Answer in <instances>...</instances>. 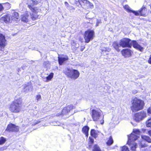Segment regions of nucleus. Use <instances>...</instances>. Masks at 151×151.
I'll use <instances>...</instances> for the list:
<instances>
[{
	"label": "nucleus",
	"instance_id": "f257e3e1",
	"mask_svg": "<svg viewBox=\"0 0 151 151\" xmlns=\"http://www.w3.org/2000/svg\"><path fill=\"white\" fill-rule=\"evenodd\" d=\"M119 44L120 46L123 48L128 47L131 48L132 45L133 47L136 49L141 52L143 51L144 48L139 45L135 40H133L131 41L130 39L127 38H123L119 41Z\"/></svg>",
	"mask_w": 151,
	"mask_h": 151
},
{
	"label": "nucleus",
	"instance_id": "f03ea898",
	"mask_svg": "<svg viewBox=\"0 0 151 151\" xmlns=\"http://www.w3.org/2000/svg\"><path fill=\"white\" fill-rule=\"evenodd\" d=\"M23 104V99L21 97H15L9 105V110L12 113H19L22 111Z\"/></svg>",
	"mask_w": 151,
	"mask_h": 151
},
{
	"label": "nucleus",
	"instance_id": "7ed1b4c3",
	"mask_svg": "<svg viewBox=\"0 0 151 151\" xmlns=\"http://www.w3.org/2000/svg\"><path fill=\"white\" fill-rule=\"evenodd\" d=\"M38 2L36 0H26L27 7L32 12L30 14V18L32 21H35L39 18V15L37 14L39 9L37 7H34V5L37 4Z\"/></svg>",
	"mask_w": 151,
	"mask_h": 151
},
{
	"label": "nucleus",
	"instance_id": "20e7f679",
	"mask_svg": "<svg viewBox=\"0 0 151 151\" xmlns=\"http://www.w3.org/2000/svg\"><path fill=\"white\" fill-rule=\"evenodd\" d=\"M145 104L143 101L135 97L132 100L131 110L133 112L142 110L143 109Z\"/></svg>",
	"mask_w": 151,
	"mask_h": 151
},
{
	"label": "nucleus",
	"instance_id": "39448f33",
	"mask_svg": "<svg viewBox=\"0 0 151 151\" xmlns=\"http://www.w3.org/2000/svg\"><path fill=\"white\" fill-rule=\"evenodd\" d=\"M63 73L68 78L75 80L80 76L79 72L77 70L66 68L63 70Z\"/></svg>",
	"mask_w": 151,
	"mask_h": 151
},
{
	"label": "nucleus",
	"instance_id": "423d86ee",
	"mask_svg": "<svg viewBox=\"0 0 151 151\" xmlns=\"http://www.w3.org/2000/svg\"><path fill=\"white\" fill-rule=\"evenodd\" d=\"M100 132L97 130L94 129H92L90 132V134L91 136L88 137V147L90 149L92 148L93 145L94 143V138L96 139L98 137V136Z\"/></svg>",
	"mask_w": 151,
	"mask_h": 151
},
{
	"label": "nucleus",
	"instance_id": "0eeeda50",
	"mask_svg": "<svg viewBox=\"0 0 151 151\" xmlns=\"http://www.w3.org/2000/svg\"><path fill=\"white\" fill-rule=\"evenodd\" d=\"M91 114L93 121L100 122L101 124H104V117H102L100 111L95 109H93L91 111Z\"/></svg>",
	"mask_w": 151,
	"mask_h": 151
},
{
	"label": "nucleus",
	"instance_id": "6e6552de",
	"mask_svg": "<svg viewBox=\"0 0 151 151\" xmlns=\"http://www.w3.org/2000/svg\"><path fill=\"white\" fill-rule=\"evenodd\" d=\"M95 37V32L93 30L88 29L85 31L83 34V37L85 42L89 43Z\"/></svg>",
	"mask_w": 151,
	"mask_h": 151
},
{
	"label": "nucleus",
	"instance_id": "1a4fd4ad",
	"mask_svg": "<svg viewBox=\"0 0 151 151\" xmlns=\"http://www.w3.org/2000/svg\"><path fill=\"white\" fill-rule=\"evenodd\" d=\"M147 116L146 113L144 111H142L135 113L134 116V119L136 122L142 120Z\"/></svg>",
	"mask_w": 151,
	"mask_h": 151
},
{
	"label": "nucleus",
	"instance_id": "9d476101",
	"mask_svg": "<svg viewBox=\"0 0 151 151\" xmlns=\"http://www.w3.org/2000/svg\"><path fill=\"white\" fill-rule=\"evenodd\" d=\"M19 127L15 124L10 123L8 124L5 131L8 132H17L19 131Z\"/></svg>",
	"mask_w": 151,
	"mask_h": 151
},
{
	"label": "nucleus",
	"instance_id": "9b49d317",
	"mask_svg": "<svg viewBox=\"0 0 151 151\" xmlns=\"http://www.w3.org/2000/svg\"><path fill=\"white\" fill-rule=\"evenodd\" d=\"M135 12L134 14L135 16L145 17L146 16L147 12L146 6L143 5L139 10L138 11H135Z\"/></svg>",
	"mask_w": 151,
	"mask_h": 151
},
{
	"label": "nucleus",
	"instance_id": "f8f14e48",
	"mask_svg": "<svg viewBox=\"0 0 151 151\" xmlns=\"http://www.w3.org/2000/svg\"><path fill=\"white\" fill-rule=\"evenodd\" d=\"M75 108V106L72 104L66 106L62 110L61 114L63 115L66 114Z\"/></svg>",
	"mask_w": 151,
	"mask_h": 151
},
{
	"label": "nucleus",
	"instance_id": "ddd939ff",
	"mask_svg": "<svg viewBox=\"0 0 151 151\" xmlns=\"http://www.w3.org/2000/svg\"><path fill=\"white\" fill-rule=\"evenodd\" d=\"M139 137V136L134 134H131L128 136L127 144L128 145H130L132 143L135 142V141Z\"/></svg>",
	"mask_w": 151,
	"mask_h": 151
},
{
	"label": "nucleus",
	"instance_id": "4468645a",
	"mask_svg": "<svg viewBox=\"0 0 151 151\" xmlns=\"http://www.w3.org/2000/svg\"><path fill=\"white\" fill-rule=\"evenodd\" d=\"M6 40L5 37L2 34L0 33V47L4 48L6 45Z\"/></svg>",
	"mask_w": 151,
	"mask_h": 151
},
{
	"label": "nucleus",
	"instance_id": "2eb2a0df",
	"mask_svg": "<svg viewBox=\"0 0 151 151\" xmlns=\"http://www.w3.org/2000/svg\"><path fill=\"white\" fill-rule=\"evenodd\" d=\"M30 19V16L29 12L26 11L25 13L21 15V19L22 22L27 23L29 21Z\"/></svg>",
	"mask_w": 151,
	"mask_h": 151
},
{
	"label": "nucleus",
	"instance_id": "dca6fc26",
	"mask_svg": "<svg viewBox=\"0 0 151 151\" xmlns=\"http://www.w3.org/2000/svg\"><path fill=\"white\" fill-rule=\"evenodd\" d=\"M10 17L9 14H6L0 18V21L1 23L8 24L10 22Z\"/></svg>",
	"mask_w": 151,
	"mask_h": 151
},
{
	"label": "nucleus",
	"instance_id": "f3484780",
	"mask_svg": "<svg viewBox=\"0 0 151 151\" xmlns=\"http://www.w3.org/2000/svg\"><path fill=\"white\" fill-rule=\"evenodd\" d=\"M122 55L125 58L129 57L132 55V51L129 49H124L121 51Z\"/></svg>",
	"mask_w": 151,
	"mask_h": 151
},
{
	"label": "nucleus",
	"instance_id": "a211bd4d",
	"mask_svg": "<svg viewBox=\"0 0 151 151\" xmlns=\"http://www.w3.org/2000/svg\"><path fill=\"white\" fill-rule=\"evenodd\" d=\"M23 89L24 91L25 92L32 91L33 87L31 83H28L27 84H25Z\"/></svg>",
	"mask_w": 151,
	"mask_h": 151
},
{
	"label": "nucleus",
	"instance_id": "6ab92c4d",
	"mask_svg": "<svg viewBox=\"0 0 151 151\" xmlns=\"http://www.w3.org/2000/svg\"><path fill=\"white\" fill-rule=\"evenodd\" d=\"M89 129V127L87 125L83 126L81 130L82 132L84 134L86 137L87 138L88 136V132Z\"/></svg>",
	"mask_w": 151,
	"mask_h": 151
},
{
	"label": "nucleus",
	"instance_id": "aec40b11",
	"mask_svg": "<svg viewBox=\"0 0 151 151\" xmlns=\"http://www.w3.org/2000/svg\"><path fill=\"white\" fill-rule=\"evenodd\" d=\"M58 58L59 64L60 65H62L64 61L68 60V58L67 56L63 58L58 57Z\"/></svg>",
	"mask_w": 151,
	"mask_h": 151
},
{
	"label": "nucleus",
	"instance_id": "412c9836",
	"mask_svg": "<svg viewBox=\"0 0 151 151\" xmlns=\"http://www.w3.org/2000/svg\"><path fill=\"white\" fill-rule=\"evenodd\" d=\"M107 141L106 142V144L108 146H110L112 145L114 142V141L112 136H110L107 138Z\"/></svg>",
	"mask_w": 151,
	"mask_h": 151
},
{
	"label": "nucleus",
	"instance_id": "4be33fe9",
	"mask_svg": "<svg viewBox=\"0 0 151 151\" xmlns=\"http://www.w3.org/2000/svg\"><path fill=\"white\" fill-rule=\"evenodd\" d=\"M19 18V13L16 12H14L12 14L11 19L17 21Z\"/></svg>",
	"mask_w": 151,
	"mask_h": 151
},
{
	"label": "nucleus",
	"instance_id": "5701e85b",
	"mask_svg": "<svg viewBox=\"0 0 151 151\" xmlns=\"http://www.w3.org/2000/svg\"><path fill=\"white\" fill-rule=\"evenodd\" d=\"M112 46L117 51L119 52L120 51V49H119V44L117 42H114L112 44Z\"/></svg>",
	"mask_w": 151,
	"mask_h": 151
},
{
	"label": "nucleus",
	"instance_id": "b1692460",
	"mask_svg": "<svg viewBox=\"0 0 151 151\" xmlns=\"http://www.w3.org/2000/svg\"><path fill=\"white\" fill-rule=\"evenodd\" d=\"M130 147V149L132 151H136L137 147V145L136 142H133L130 145H129Z\"/></svg>",
	"mask_w": 151,
	"mask_h": 151
},
{
	"label": "nucleus",
	"instance_id": "393cba45",
	"mask_svg": "<svg viewBox=\"0 0 151 151\" xmlns=\"http://www.w3.org/2000/svg\"><path fill=\"white\" fill-rule=\"evenodd\" d=\"M141 137L142 139L148 143H151V139L149 137L144 135H142L141 136Z\"/></svg>",
	"mask_w": 151,
	"mask_h": 151
},
{
	"label": "nucleus",
	"instance_id": "a878e982",
	"mask_svg": "<svg viewBox=\"0 0 151 151\" xmlns=\"http://www.w3.org/2000/svg\"><path fill=\"white\" fill-rule=\"evenodd\" d=\"M124 8L128 12L132 13L134 14V12H135V11L132 10L130 9L129 6L127 4L125 5L124 6Z\"/></svg>",
	"mask_w": 151,
	"mask_h": 151
},
{
	"label": "nucleus",
	"instance_id": "bb28decb",
	"mask_svg": "<svg viewBox=\"0 0 151 151\" xmlns=\"http://www.w3.org/2000/svg\"><path fill=\"white\" fill-rule=\"evenodd\" d=\"M54 76V73H51L50 74L46 77V82H48V81L51 80L53 78Z\"/></svg>",
	"mask_w": 151,
	"mask_h": 151
},
{
	"label": "nucleus",
	"instance_id": "cd10ccee",
	"mask_svg": "<svg viewBox=\"0 0 151 151\" xmlns=\"http://www.w3.org/2000/svg\"><path fill=\"white\" fill-rule=\"evenodd\" d=\"M78 1L81 5L82 4L85 5L86 4L89 3V2L86 0H78Z\"/></svg>",
	"mask_w": 151,
	"mask_h": 151
},
{
	"label": "nucleus",
	"instance_id": "c85d7f7f",
	"mask_svg": "<svg viewBox=\"0 0 151 151\" xmlns=\"http://www.w3.org/2000/svg\"><path fill=\"white\" fill-rule=\"evenodd\" d=\"M6 139L3 137H0V145H4L6 142Z\"/></svg>",
	"mask_w": 151,
	"mask_h": 151
},
{
	"label": "nucleus",
	"instance_id": "c756f323",
	"mask_svg": "<svg viewBox=\"0 0 151 151\" xmlns=\"http://www.w3.org/2000/svg\"><path fill=\"white\" fill-rule=\"evenodd\" d=\"M92 151H101L97 144H95L94 145L92 149Z\"/></svg>",
	"mask_w": 151,
	"mask_h": 151
},
{
	"label": "nucleus",
	"instance_id": "7c9ffc66",
	"mask_svg": "<svg viewBox=\"0 0 151 151\" xmlns=\"http://www.w3.org/2000/svg\"><path fill=\"white\" fill-rule=\"evenodd\" d=\"M121 151H129L128 148L126 146L124 145L121 148Z\"/></svg>",
	"mask_w": 151,
	"mask_h": 151
},
{
	"label": "nucleus",
	"instance_id": "2f4dec72",
	"mask_svg": "<svg viewBox=\"0 0 151 151\" xmlns=\"http://www.w3.org/2000/svg\"><path fill=\"white\" fill-rule=\"evenodd\" d=\"M134 133L137 135H139L140 133V131L139 129H135L133 131Z\"/></svg>",
	"mask_w": 151,
	"mask_h": 151
},
{
	"label": "nucleus",
	"instance_id": "473e14b6",
	"mask_svg": "<svg viewBox=\"0 0 151 151\" xmlns=\"http://www.w3.org/2000/svg\"><path fill=\"white\" fill-rule=\"evenodd\" d=\"M139 145L141 148H144L147 146V145L146 144H142L141 142L139 144Z\"/></svg>",
	"mask_w": 151,
	"mask_h": 151
},
{
	"label": "nucleus",
	"instance_id": "72a5a7b5",
	"mask_svg": "<svg viewBox=\"0 0 151 151\" xmlns=\"http://www.w3.org/2000/svg\"><path fill=\"white\" fill-rule=\"evenodd\" d=\"M147 126V127H151V118L148 120Z\"/></svg>",
	"mask_w": 151,
	"mask_h": 151
},
{
	"label": "nucleus",
	"instance_id": "f704fd0d",
	"mask_svg": "<svg viewBox=\"0 0 151 151\" xmlns=\"http://www.w3.org/2000/svg\"><path fill=\"white\" fill-rule=\"evenodd\" d=\"M101 23V20L97 19L95 26L96 27L98 26L99 25V24Z\"/></svg>",
	"mask_w": 151,
	"mask_h": 151
},
{
	"label": "nucleus",
	"instance_id": "c9c22d12",
	"mask_svg": "<svg viewBox=\"0 0 151 151\" xmlns=\"http://www.w3.org/2000/svg\"><path fill=\"white\" fill-rule=\"evenodd\" d=\"M36 100L38 101L40 99H41V97L40 95L38 94L36 95Z\"/></svg>",
	"mask_w": 151,
	"mask_h": 151
},
{
	"label": "nucleus",
	"instance_id": "e433bc0d",
	"mask_svg": "<svg viewBox=\"0 0 151 151\" xmlns=\"http://www.w3.org/2000/svg\"><path fill=\"white\" fill-rule=\"evenodd\" d=\"M147 112L148 114H151V107H149L147 110Z\"/></svg>",
	"mask_w": 151,
	"mask_h": 151
},
{
	"label": "nucleus",
	"instance_id": "4c0bfd02",
	"mask_svg": "<svg viewBox=\"0 0 151 151\" xmlns=\"http://www.w3.org/2000/svg\"><path fill=\"white\" fill-rule=\"evenodd\" d=\"M148 63L151 65V54L150 55L149 58L147 60Z\"/></svg>",
	"mask_w": 151,
	"mask_h": 151
},
{
	"label": "nucleus",
	"instance_id": "58836bf2",
	"mask_svg": "<svg viewBox=\"0 0 151 151\" xmlns=\"http://www.w3.org/2000/svg\"><path fill=\"white\" fill-rule=\"evenodd\" d=\"M40 121H36L35 122H34L32 124V126H34L38 123H40Z\"/></svg>",
	"mask_w": 151,
	"mask_h": 151
},
{
	"label": "nucleus",
	"instance_id": "ea45409f",
	"mask_svg": "<svg viewBox=\"0 0 151 151\" xmlns=\"http://www.w3.org/2000/svg\"><path fill=\"white\" fill-rule=\"evenodd\" d=\"M85 48V46L84 45L81 46L80 51H83Z\"/></svg>",
	"mask_w": 151,
	"mask_h": 151
},
{
	"label": "nucleus",
	"instance_id": "a19ab883",
	"mask_svg": "<svg viewBox=\"0 0 151 151\" xmlns=\"http://www.w3.org/2000/svg\"><path fill=\"white\" fill-rule=\"evenodd\" d=\"M4 10V7L2 4H0V12L3 11Z\"/></svg>",
	"mask_w": 151,
	"mask_h": 151
},
{
	"label": "nucleus",
	"instance_id": "79ce46f5",
	"mask_svg": "<svg viewBox=\"0 0 151 151\" xmlns=\"http://www.w3.org/2000/svg\"><path fill=\"white\" fill-rule=\"evenodd\" d=\"M149 134L151 137V130H149L148 131Z\"/></svg>",
	"mask_w": 151,
	"mask_h": 151
},
{
	"label": "nucleus",
	"instance_id": "37998d69",
	"mask_svg": "<svg viewBox=\"0 0 151 151\" xmlns=\"http://www.w3.org/2000/svg\"><path fill=\"white\" fill-rule=\"evenodd\" d=\"M87 24H88V23H89V24H92L91 23H90L89 22H87Z\"/></svg>",
	"mask_w": 151,
	"mask_h": 151
},
{
	"label": "nucleus",
	"instance_id": "c03bdc74",
	"mask_svg": "<svg viewBox=\"0 0 151 151\" xmlns=\"http://www.w3.org/2000/svg\"><path fill=\"white\" fill-rule=\"evenodd\" d=\"M65 3H66V4H68V3L67 2H65Z\"/></svg>",
	"mask_w": 151,
	"mask_h": 151
},
{
	"label": "nucleus",
	"instance_id": "a18cd8bd",
	"mask_svg": "<svg viewBox=\"0 0 151 151\" xmlns=\"http://www.w3.org/2000/svg\"><path fill=\"white\" fill-rule=\"evenodd\" d=\"M88 27H88V26H87V27H87V28H88Z\"/></svg>",
	"mask_w": 151,
	"mask_h": 151
},
{
	"label": "nucleus",
	"instance_id": "49530a36",
	"mask_svg": "<svg viewBox=\"0 0 151 151\" xmlns=\"http://www.w3.org/2000/svg\"><path fill=\"white\" fill-rule=\"evenodd\" d=\"M150 147L151 148V145L150 146Z\"/></svg>",
	"mask_w": 151,
	"mask_h": 151
},
{
	"label": "nucleus",
	"instance_id": "de8ad7c7",
	"mask_svg": "<svg viewBox=\"0 0 151 151\" xmlns=\"http://www.w3.org/2000/svg\"><path fill=\"white\" fill-rule=\"evenodd\" d=\"M1 148H0V151L1 150Z\"/></svg>",
	"mask_w": 151,
	"mask_h": 151
}]
</instances>
